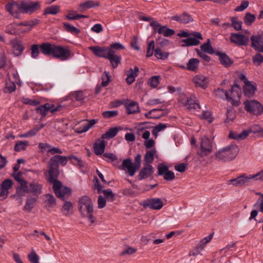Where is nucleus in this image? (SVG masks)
<instances>
[{"mask_svg": "<svg viewBox=\"0 0 263 263\" xmlns=\"http://www.w3.org/2000/svg\"><path fill=\"white\" fill-rule=\"evenodd\" d=\"M47 167L48 170L47 171L48 173V176H46L47 181L53 184L52 189L56 197L61 200H64L65 196L71 195V189L63 185L62 182L58 179L60 173L59 166L49 161Z\"/></svg>", "mask_w": 263, "mask_h": 263, "instance_id": "nucleus-1", "label": "nucleus"}, {"mask_svg": "<svg viewBox=\"0 0 263 263\" xmlns=\"http://www.w3.org/2000/svg\"><path fill=\"white\" fill-rule=\"evenodd\" d=\"M41 8V2L22 0L20 2L12 1L5 5V9L14 18H19L20 14L31 15Z\"/></svg>", "mask_w": 263, "mask_h": 263, "instance_id": "nucleus-2", "label": "nucleus"}, {"mask_svg": "<svg viewBox=\"0 0 263 263\" xmlns=\"http://www.w3.org/2000/svg\"><path fill=\"white\" fill-rule=\"evenodd\" d=\"M239 152L237 145L232 143L215 153V156L216 160L223 162L230 161L235 158Z\"/></svg>", "mask_w": 263, "mask_h": 263, "instance_id": "nucleus-3", "label": "nucleus"}, {"mask_svg": "<svg viewBox=\"0 0 263 263\" xmlns=\"http://www.w3.org/2000/svg\"><path fill=\"white\" fill-rule=\"evenodd\" d=\"M253 179L257 180H263V170L259 173L253 175L248 176L246 174L237 177L236 178H233L228 181V184L231 183L235 186H243L250 185Z\"/></svg>", "mask_w": 263, "mask_h": 263, "instance_id": "nucleus-4", "label": "nucleus"}, {"mask_svg": "<svg viewBox=\"0 0 263 263\" xmlns=\"http://www.w3.org/2000/svg\"><path fill=\"white\" fill-rule=\"evenodd\" d=\"M141 164V155L138 154L135 157V162L133 163L131 158L125 159L123 160L122 164L119 167V169L127 171L130 176H133L138 171Z\"/></svg>", "mask_w": 263, "mask_h": 263, "instance_id": "nucleus-5", "label": "nucleus"}, {"mask_svg": "<svg viewBox=\"0 0 263 263\" xmlns=\"http://www.w3.org/2000/svg\"><path fill=\"white\" fill-rule=\"evenodd\" d=\"M243 104L245 109L250 114L259 116L263 112V105L258 101L247 100L243 102Z\"/></svg>", "mask_w": 263, "mask_h": 263, "instance_id": "nucleus-6", "label": "nucleus"}, {"mask_svg": "<svg viewBox=\"0 0 263 263\" xmlns=\"http://www.w3.org/2000/svg\"><path fill=\"white\" fill-rule=\"evenodd\" d=\"M71 51L68 47L55 45L52 56L61 61H66L71 57Z\"/></svg>", "mask_w": 263, "mask_h": 263, "instance_id": "nucleus-7", "label": "nucleus"}, {"mask_svg": "<svg viewBox=\"0 0 263 263\" xmlns=\"http://www.w3.org/2000/svg\"><path fill=\"white\" fill-rule=\"evenodd\" d=\"M93 182V189H97L98 193H103L106 200L110 201H114L115 200V195L111 189L102 190L103 186L100 184L99 179L96 176L94 177Z\"/></svg>", "mask_w": 263, "mask_h": 263, "instance_id": "nucleus-8", "label": "nucleus"}, {"mask_svg": "<svg viewBox=\"0 0 263 263\" xmlns=\"http://www.w3.org/2000/svg\"><path fill=\"white\" fill-rule=\"evenodd\" d=\"M213 151L212 142L208 137L202 139L200 143L199 151L197 154L201 157L208 155Z\"/></svg>", "mask_w": 263, "mask_h": 263, "instance_id": "nucleus-9", "label": "nucleus"}, {"mask_svg": "<svg viewBox=\"0 0 263 263\" xmlns=\"http://www.w3.org/2000/svg\"><path fill=\"white\" fill-rule=\"evenodd\" d=\"M191 35L194 37L189 36L185 39H182L181 42L184 44L181 45L182 47L197 46L200 44L199 40H202L201 34L199 32L193 31Z\"/></svg>", "mask_w": 263, "mask_h": 263, "instance_id": "nucleus-10", "label": "nucleus"}, {"mask_svg": "<svg viewBox=\"0 0 263 263\" xmlns=\"http://www.w3.org/2000/svg\"><path fill=\"white\" fill-rule=\"evenodd\" d=\"M251 46L256 51L263 52V33L258 32L257 35H252L250 37Z\"/></svg>", "mask_w": 263, "mask_h": 263, "instance_id": "nucleus-11", "label": "nucleus"}, {"mask_svg": "<svg viewBox=\"0 0 263 263\" xmlns=\"http://www.w3.org/2000/svg\"><path fill=\"white\" fill-rule=\"evenodd\" d=\"M230 40L231 43L238 46H247L249 42V38L247 36L238 33H231Z\"/></svg>", "mask_w": 263, "mask_h": 263, "instance_id": "nucleus-12", "label": "nucleus"}, {"mask_svg": "<svg viewBox=\"0 0 263 263\" xmlns=\"http://www.w3.org/2000/svg\"><path fill=\"white\" fill-rule=\"evenodd\" d=\"M141 205L144 208L149 207L153 210H160L162 208L163 203L159 198H149L144 200Z\"/></svg>", "mask_w": 263, "mask_h": 263, "instance_id": "nucleus-13", "label": "nucleus"}, {"mask_svg": "<svg viewBox=\"0 0 263 263\" xmlns=\"http://www.w3.org/2000/svg\"><path fill=\"white\" fill-rule=\"evenodd\" d=\"M89 49L97 57L107 59L109 53H111L108 47L105 46H90Z\"/></svg>", "mask_w": 263, "mask_h": 263, "instance_id": "nucleus-14", "label": "nucleus"}, {"mask_svg": "<svg viewBox=\"0 0 263 263\" xmlns=\"http://www.w3.org/2000/svg\"><path fill=\"white\" fill-rule=\"evenodd\" d=\"M154 167L149 164H144L143 168L140 170L137 177L138 180H141L150 177L154 172Z\"/></svg>", "mask_w": 263, "mask_h": 263, "instance_id": "nucleus-15", "label": "nucleus"}, {"mask_svg": "<svg viewBox=\"0 0 263 263\" xmlns=\"http://www.w3.org/2000/svg\"><path fill=\"white\" fill-rule=\"evenodd\" d=\"M13 182L10 179L4 180L1 184L0 189V197L3 199H6L9 194V190L10 189L13 185Z\"/></svg>", "mask_w": 263, "mask_h": 263, "instance_id": "nucleus-16", "label": "nucleus"}, {"mask_svg": "<svg viewBox=\"0 0 263 263\" xmlns=\"http://www.w3.org/2000/svg\"><path fill=\"white\" fill-rule=\"evenodd\" d=\"M215 54L218 56L220 64L226 68L230 67L234 63L233 60L224 52L216 51Z\"/></svg>", "mask_w": 263, "mask_h": 263, "instance_id": "nucleus-17", "label": "nucleus"}, {"mask_svg": "<svg viewBox=\"0 0 263 263\" xmlns=\"http://www.w3.org/2000/svg\"><path fill=\"white\" fill-rule=\"evenodd\" d=\"M55 44L49 42H44L40 45V49L43 54L46 55H53Z\"/></svg>", "mask_w": 263, "mask_h": 263, "instance_id": "nucleus-18", "label": "nucleus"}, {"mask_svg": "<svg viewBox=\"0 0 263 263\" xmlns=\"http://www.w3.org/2000/svg\"><path fill=\"white\" fill-rule=\"evenodd\" d=\"M10 43L13 50L14 55L16 57L21 55L25 49V47L23 45L21 41L15 39L11 40L10 41Z\"/></svg>", "mask_w": 263, "mask_h": 263, "instance_id": "nucleus-19", "label": "nucleus"}, {"mask_svg": "<svg viewBox=\"0 0 263 263\" xmlns=\"http://www.w3.org/2000/svg\"><path fill=\"white\" fill-rule=\"evenodd\" d=\"M196 87H200L205 89L208 86L207 77L203 75H196L193 78Z\"/></svg>", "mask_w": 263, "mask_h": 263, "instance_id": "nucleus-20", "label": "nucleus"}, {"mask_svg": "<svg viewBox=\"0 0 263 263\" xmlns=\"http://www.w3.org/2000/svg\"><path fill=\"white\" fill-rule=\"evenodd\" d=\"M100 5V3L99 1L88 0L79 5V10L83 12L88 9L99 7Z\"/></svg>", "mask_w": 263, "mask_h": 263, "instance_id": "nucleus-21", "label": "nucleus"}, {"mask_svg": "<svg viewBox=\"0 0 263 263\" xmlns=\"http://www.w3.org/2000/svg\"><path fill=\"white\" fill-rule=\"evenodd\" d=\"M78 205H86L88 210L87 213L93 212V203L91 199L87 196L85 195L79 199Z\"/></svg>", "mask_w": 263, "mask_h": 263, "instance_id": "nucleus-22", "label": "nucleus"}, {"mask_svg": "<svg viewBox=\"0 0 263 263\" xmlns=\"http://www.w3.org/2000/svg\"><path fill=\"white\" fill-rule=\"evenodd\" d=\"M86 205H78L79 211L80 212L82 217L87 218L91 224L95 222L96 218L93 215V212L88 213Z\"/></svg>", "mask_w": 263, "mask_h": 263, "instance_id": "nucleus-23", "label": "nucleus"}, {"mask_svg": "<svg viewBox=\"0 0 263 263\" xmlns=\"http://www.w3.org/2000/svg\"><path fill=\"white\" fill-rule=\"evenodd\" d=\"M257 90L256 84H251V82H248V84L243 86V91L244 95L248 98H251L254 96L255 91Z\"/></svg>", "mask_w": 263, "mask_h": 263, "instance_id": "nucleus-24", "label": "nucleus"}, {"mask_svg": "<svg viewBox=\"0 0 263 263\" xmlns=\"http://www.w3.org/2000/svg\"><path fill=\"white\" fill-rule=\"evenodd\" d=\"M172 19L183 24H187L194 21L191 15L185 12H184L181 15H176L172 16Z\"/></svg>", "mask_w": 263, "mask_h": 263, "instance_id": "nucleus-25", "label": "nucleus"}, {"mask_svg": "<svg viewBox=\"0 0 263 263\" xmlns=\"http://www.w3.org/2000/svg\"><path fill=\"white\" fill-rule=\"evenodd\" d=\"M69 156H63L59 155H55L51 157L49 161H50V162L53 163L60 167L59 163H61L62 166H65L67 164Z\"/></svg>", "mask_w": 263, "mask_h": 263, "instance_id": "nucleus-26", "label": "nucleus"}, {"mask_svg": "<svg viewBox=\"0 0 263 263\" xmlns=\"http://www.w3.org/2000/svg\"><path fill=\"white\" fill-rule=\"evenodd\" d=\"M106 59L109 61L112 68L115 69L121 63L122 57L120 55L114 54L111 52V53L108 55Z\"/></svg>", "mask_w": 263, "mask_h": 263, "instance_id": "nucleus-27", "label": "nucleus"}, {"mask_svg": "<svg viewBox=\"0 0 263 263\" xmlns=\"http://www.w3.org/2000/svg\"><path fill=\"white\" fill-rule=\"evenodd\" d=\"M106 143L104 140L98 139L93 144L94 153L96 155L103 154L105 148Z\"/></svg>", "mask_w": 263, "mask_h": 263, "instance_id": "nucleus-28", "label": "nucleus"}, {"mask_svg": "<svg viewBox=\"0 0 263 263\" xmlns=\"http://www.w3.org/2000/svg\"><path fill=\"white\" fill-rule=\"evenodd\" d=\"M29 187V193H33L37 197L42 193V185L39 183L33 181L30 183Z\"/></svg>", "mask_w": 263, "mask_h": 263, "instance_id": "nucleus-29", "label": "nucleus"}, {"mask_svg": "<svg viewBox=\"0 0 263 263\" xmlns=\"http://www.w3.org/2000/svg\"><path fill=\"white\" fill-rule=\"evenodd\" d=\"M121 126H116L110 128L105 134H103L101 138L104 139H112L114 138L118 134L119 130H122Z\"/></svg>", "mask_w": 263, "mask_h": 263, "instance_id": "nucleus-30", "label": "nucleus"}, {"mask_svg": "<svg viewBox=\"0 0 263 263\" xmlns=\"http://www.w3.org/2000/svg\"><path fill=\"white\" fill-rule=\"evenodd\" d=\"M53 107V105L51 106L49 103H46L44 105H41L35 108L36 113L39 114L41 116V119L46 117L48 111H50L51 108Z\"/></svg>", "mask_w": 263, "mask_h": 263, "instance_id": "nucleus-31", "label": "nucleus"}, {"mask_svg": "<svg viewBox=\"0 0 263 263\" xmlns=\"http://www.w3.org/2000/svg\"><path fill=\"white\" fill-rule=\"evenodd\" d=\"M72 97H73L75 100L77 101L83 102L85 99L84 93L81 90H78L76 91L71 92L69 96L66 97V100H72Z\"/></svg>", "mask_w": 263, "mask_h": 263, "instance_id": "nucleus-32", "label": "nucleus"}, {"mask_svg": "<svg viewBox=\"0 0 263 263\" xmlns=\"http://www.w3.org/2000/svg\"><path fill=\"white\" fill-rule=\"evenodd\" d=\"M184 106H186L189 110L195 109L196 106L200 108L199 104L196 102V98L194 95H191L190 98L187 99Z\"/></svg>", "mask_w": 263, "mask_h": 263, "instance_id": "nucleus-33", "label": "nucleus"}, {"mask_svg": "<svg viewBox=\"0 0 263 263\" xmlns=\"http://www.w3.org/2000/svg\"><path fill=\"white\" fill-rule=\"evenodd\" d=\"M126 113L128 115L134 114L140 111L139 104L136 101H132L125 105Z\"/></svg>", "mask_w": 263, "mask_h": 263, "instance_id": "nucleus-34", "label": "nucleus"}, {"mask_svg": "<svg viewBox=\"0 0 263 263\" xmlns=\"http://www.w3.org/2000/svg\"><path fill=\"white\" fill-rule=\"evenodd\" d=\"M40 21L36 18H34L33 20H31L29 21H24L20 23H14V24L16 26H26L29 27V28L27 29L28 31H30L32 28L39 24Z\"/></svg>", "mask_w": 263, "mask_h": 263, "instance_id": "nucleus-35", "label": "nucleus"}, {"mask_svg": "<svg viewBox=\"0 0 263 263\" xmlns=\"http://www.w3.org/2000/svg\"><path fill=\"white\" fill-rule=\"evenodd\" d=\"M69 196H65L64 203L61 209V212L65 216H68L70 213V211L73 208V204L69 201L66 200Z\"/></svg>", "mask_w": 263, "mask_h": 263, "instance_id": "nucleus-36", "label": "nucleus"}, {"mask_svg": "<svg viewBox=\"0 0 263 263\" xmlns=\"http://www.w3.org/2000/svg\"><path fill=\"white\" fill-rule=\"evenodd\" d=\"M200 61L196 58H192L189 60L186 65V69L195 71L198 68Z\"/></svg>", "mask_w": 263, "mask_h": 263, "instance_id": "nucleus-37", "label": "nucleus"}, {"mask_svg": "<svg viewBox=\"0 0 263 263\" xmlns=\"http://www.w3.org/2000/svg\"><path fill=\"white\" fill-rule=\"evenodd\" d=\"M215 93L216 96L219 98L225 99L228 101H230V100H232V97L229 95L228 91L222 88H218L215 89Z\"/></svg>", "mask_w": 263, "mask_h": 263, "instance_id": "nucleus-38", "label": "nucleus"}, {"mask_svg": "<svg viewBox=\"0 0 263 263\" xmlns=\"http://www.w3.org/2000/svg\"><path fill=\"white\" fill-rule=\"evenodd\" d=\"M150 26L153 27V33L158 32L159 34L163 35L165 25L163 26L158 22L153 21L150 23Z\"/></svg>", "mask_w": 263, "mask_h": 263, "instance_id": "nucleus-39", "label": "nucleus"}, {"mask_svg": "<svg viewBox=\"0 0 263 263\" xmlns=\"http://www.w3.org/2000/svg\"><path fill=\"white\" fill-rule=\"evenodd\" d=\"M200 48L204 52L208 54H213L216 52L211 44L210 39H208L205 43L200 46Z\"/></svg>", "mask_w": 263, "mask_h": 263, "instance_id": "nucleus-40", "label": "nucleus"}, {"mask_svg": "<svg viewBox=\"0 0 263 263\" xmlns=\"http://www.w3.org/2000/svg\"><path fill=\"white\" fill-rule=\"evenodd\" d=\"M156 152L155 149H151L146 151L144 157V164H151V163H153L155 159Z\"/></svg>", "mask_w": 263, "mask_h": 263, "instance_id": "nucleus-41", "label": "nucleus"}, {"mask_svg": "<svg viewBox=\"0 0 263 263\" xmlns=\"http://www.w3.org/2000/svg\"><path fill=\"white\" fill-rule=\"evenodd\" d=\"M37 201L36 197H28L26 201L25 205L24 207V210L30 212L33 208L35 203Z\"/></svg>", "mask_w": 263, "mask_h": 263, "instance_id": "nucleus-42", "label": "nucleus"}, {"mask_svg": "<svg viewBox=\"0 0 263 263\" xmlns=\"http://www.w3.org/2000/svg\"><path fill=\"white\" fill-rule=\"evenodd\" d=\"M229 91L231 93H235L238 98H240L241 94V90L240 86L238 84V80L237 79L234 80L233 85L231 86Z\"/></svg>", "mask_w": 263, "mask_h": 263, "instance_id": "nucleus-43", "label": "nucleus"}, {"mask_svg": "<svg viewBox=\"0 0 263 263\" xmlns=\"http://www.w3.org/2000/svg\"><path fill=\"white\" fill-rule=\"evenodd\" d=\"M60 11V7L58 5H53L47 7L44 11L43 15H56Z\"/></svg>", "mask_w": 263, "mask_h": 263, "instance_id": "nucleus-44", "label": "nucleus"}, {"mask_svg": "<svg viewBox=\"0 0 263 263\" xmlns=\"http://www.w3.org/2000/svg\"><path fill=\"white\" fill-rule=\"evenodd\" d=\"M63 28L66 31L74 34H78L80 33V30L69 23L64 22L63 23Z\"/></svg>", "mask_w": 263, "mask_h": 263, "instance_id": "nucleus-45", "label": "nucleus"}, {"mask_svg": "<svg viewBox=\"0 0 263 263\" xmlns=\"http://www.w3.org/2000/svg\"><path fill=\"white\" fill-rule=\"evenodd\" d=\"M29 145V142L28 141H18L15 144L14 150L15 152L25 151Z\"/></svg>", "mask_w": 263, "mask_h": 263, "instance_id": "nucleus-46", "label": "nucleus"}, {"mask_svg": "<svg viewBox=\"0 0 263 263\" xmlns=\"http://www.w3.org/2000/svg\"><path fill=\"white\" fill-rule=\"evenodd\" d=\"M230 19L232 22L231 23V27L236 31L242 30V21H238V17L237 16L231 17Z\"/></svg>", "mask_w": 263, "mask_h": 263, "instance_id": "nucleus-47", "label": "nucleus"}, {"mask_svg": "<svg viewBox=\"0 0 263 263\" xmlns=\"http://www.w3.org/2000/svg\"><path fill=\"white\" fill-rule=\"evenodd\" d=\"M97 120L96 119H92L89 120L86 124H84L83 127H80L79 129L77 131L78 133H82L86 132L91 128L96 123Z\"/></svg>", "mask_w": 263, "mask_h": 263, "instance_id": "nucleus-48", "label": "nucleus"}, {"mask_svg": "<svg viewBox=\"0 0 263 263\" xmlns=\"http://www.w3.org/2000/svg\"><path fill=\"white\" fill-rule=\"evenodd\" d=\"M16 88V85L13 82L10 80L6 81L5 83V86L4 88V92L5 93L9 92L11 93L15 91Z\"/></svg>", "mask_w": 263, "mask_h": 263, "instance_id": "nucleus-49", "label": "nucleus"}, {"mask_svg": "<svg viewBox=\"0 0 263 263\" xmlns=\"http://www.w3.org/2000/svg\"><path fill=\"white\" fill-rule=\"evenodd\" d=\"M155 56L158 59L160 60H165L166 59L170 53L168 52H163L162 50L157 47L155 50Z\"/></svg>", "mask_w": 263, "mask_h": 263, "instance_id": "nucleus-50", "label": "nucleus"}, {"mask_svg": "<svg viewBox=\"0 0 263 263\" xmlns=\"http://www.w3.org/2000/svg\"><path fill=\"white\" fill-rule=\"evenodd\" d=\"M256 16L250 12H247L243 17L244 23L247 26H251L255 21Z\"/></svg>", "mask_w": 263, "mask_h": 263, "instance_id": "nucleus-51", "label": "nucleus"}, {"mask_svg": "<svg viewBox=\"0 0 263 263\" xmlns=\"http://www.w3.org/2000/svg\"><path fill=\"white\" fill-rule=\"evenodd\" d=\"M108 48L109 50H110V52H112L114 54H116V51L122 50L125 49L124 46L121 43L119 42L110 44Z\"/></svg>", "mask_w": 263, "mask_h": 263, "instance_id": "nucleus-52", "label": "nucleus"}, {"mask_svg": "<svg viewBox=\"0 0 263 263\" xmlns=\"http://www.w3.org/2000/svg\"><path fill=\"white\" fill-rule=\"evenodd\" d=\"M161 77L160 76H152L149 79L148 84L152 88H156L160 83Z\"/></svg>", "mask_w": 263, "mask_h": 263, "instance_id": "nucleus-53", "label": "nucleus"}, {"mask_svg": "<svg viewBox=\"0 0 263 263\" xmlns=\"http://www.w3.org/2000/svg\"><path fill=\"white\" fill-rule=\"evenodd\" d=\"M69 160H70L72 164L79 166L80 168L84 167L83 162L73 155L69 156Z\"/></svg>", "mask_w": 263, "mask_h": 263, "instance_id": "nucleus-54", "label": "nucleus"}, {"mask_svg": "<svg viewBox=\"0 0 263 263\" xmlns=\"http://www.w3.org/2000/svg\"><path fill=\"white\" fill-rule=\"evenodd\" d=\"M101 79L102 86H107L108 85L109 83L111 81V76L110 75L109 72L105 71L103 73Z\"/></svg>", "mask_w": 263, "mask_h": 263, "instance_id": "nucleus-55", "label": "nucleus"}, {"mask_svg": "<svg viewBox=\"0 0 263 263\" xmlns=\"http://www.w3.org/2000/svg\"><path fill=\"white\" fill-rule=\"evenodd\" d=\"M226 118L224 121V123H228L230 121H233L236 118V115L234 114L233 108L227 109L226 113Z\"/></svg>", "mask_w": 263, "mask_h": 263, "instance_id": "nucleus-56", "label": "nucleus"}, {"mask_svg": "<svg viewBox=\"0 0 263 263\" xmlns=\"http://www.w3.org/2000/svg\"><path fill=\"white\" fill-rule=\"evenodd\" d=\"M73 12L74 13L73 15H72L71 13H68L65 15L66 18L68 20H79L80 18H88L89 17L88 15L78 14L76 11Z\"/></svg>", "mask_w": 263, "mask_h": 263, "instance_id": "nucleus-57", "label": "nucleus"}, {"mask_svg": "<svg viewBox=\"0 0 263 263\" xmlns=\"http://www.w3.org/2000/svg\"><path fill=\"white\" fill-rule=\"evenodd\" d=\"M103 159L109 163L117 160V157L116 155L113 153H105L103 154Z\"/></svg>", "mask_w": 263, "mask_h": 263, "instance_id": "nucleus-58", "label": "nucleus"}, {"mask_svg": "<svg viewBox=\"0 0 263 263\" xmlns=\"http://www.w3.org/2000/svg\"><path fill=\"white\" fill-rule=\"evenodd\" d=\"M27 257L31 263H39V256L33 249L31 252L28 254Z\"/></svg>", "mask_w": 263, "mask_h": 263, "instance_id": "nucleus-59", "label": "nucleus"}, {"mask_svg": "<svg viewBox=\"0 0 263 263\" xmlns=\"http://www.w3.org/2000/svg\"><path fill=\"white\" fill-rule=\"evenodd\" d=\"M129 73L127 74L126 78V82L128 84H132L135 81V78L138 76V73L134 72L133 69L130 68Z\"/></svg>", "mask_w": 263, "mask_h": 263, "instance_id": "nucleus-60", "label": "nucleus"}, {"mask_svg": "<svg viewBox=\"0 0 263 263\" xmlns=\"http://www.w3.org/2000/svg\"><path fill=\"white\" fill-rule=\"evenodd\" d=\"M252 61L254 64L259 66L263 63V55L260 53H257L252 57Z\"/></svg>", "mask_w": 263, "mask_h": 263, "instance_id": "nucleus-61", "label": "nucleus"}, {"mask_svg": "<svg viewBox=\"0 0 263 263\" xmlns=\"http://www.w3.org/2000/svg\"><path fill=\"white\" fill-rule=\"evenodd\" d=\"M158 169V175L163 176L168 170H169L168 166L163 163H159L157 167Z\"/></svg>", "mask_w": 263, "mask_h": 263, "instance_id": "nucleus-62", "label": "nucleus"}, {"mask_svg": "<svg viewBox=\"0 0 263 263\" xmlns=\"http://www.w3.org/2000/svg\"><path fill=\"white\" fill-rule=\"evenodd\" d=\"M40 46L37 44H33L31 46L30 50L31 51V57L33 58H36L38 57L40 53Z\"/></svg>", "mask_w": 263, "mask_h": 263, "instance_id": "nucleus-63", "label": "nucleus"}, {"mask_svg": "<svg viewBox=\"0 0 263 263\" xmlns=\"http://www.w3.org/2000/svg\"><path fill=\"white\" fill-rule=\"evenodd\" d=\"M47 202L50 206L53 207L57 204V200L53 195L48 193L46 195Z\"/></svg>", "mask_w": 263, "mask_h": 263, "instance_id": "nucleus-64", "label": "nucleus"}]
</instances>
